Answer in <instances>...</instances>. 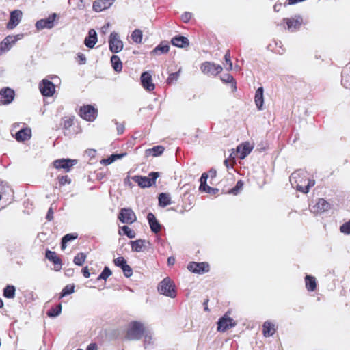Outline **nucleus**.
<instances>
[{
  "instance_id": "1",
  "label": "nucleus",
  "mask_w": 350,
  "mask_h": 350,
  "mask_svg": "<svg viewBox=\"0 0 350 350\" xmlns=\"http://www.w3.org/2000/svg\"><path fill=\"white\" fill-rule=\"evenodd\" d=\"M291 178L297 190L304 193H307L310 188L314 185V181L308 179L304 173L294 172L291 174Z\"/></svg>"
},
{
  "instance_id": "2",
  "label": "nucleus",
  "mask_w": 350,
  "mask_h": 350,
  "mask_svg": "<svg viewBox=\"0 0 350 350\" xmlns=\"http://www.w3.org/2000/svg\"><path fill=\"white\" fill-rule=\"evenodd\" d=\"M144 325L139 321H131L127 327L125 338L128 340H139L146 332Z\"/></svg>"
},
{
  "instance_id": "3",
  "label": "nucleus",
  "mask_w": 350,
  "mask_h": 350,
  "mask_svg": "<svg viewBox=\"0 0 350 350\" xmlns=\"http://www.w3.org/2000/svg\"><path fill=\"white\" fill-rule=\"evenodd\" d=\"M159 292L167 297L174 298L176 296V290L174 282L170 278H164L158 286Z\"/></svg>"
},
{
  "instance_id": "4",
  "label": "nucleus",
  "mask_w": 350,
  "mask_h": 350,
  "mask_svg": "<svg viewBox=\"0 0 350 350\" xmlns=\"http://www.w3.org/2000/svg\"><path fill=\"white\" fill-rule=\"evenodd\" d=\"M159 176V172H150L148 176H135L133 180L142 188L150 187L156 183L157 178Z\"/></svg>"
},
{
  "instance_id": "5",
  "label": "nucleus",
  "mask_w": 350,
  "mask_h": 350,
  "mask_svg": "<svg viewBox=\"0 0 350 350\" xmlns=\"http://www.w3.org/2000/svg\"><path fill=\"white\" fill-rule=\"evenodd\" d=\"M79 116L88 122H93L97 117L98 109L91 105H85L80 107Z\"/></svg>"
},
{
  "instance_id": "6",
  "label": "nucleus",
  "mask_w": 350,
  "mask_h": 350,
  "mask_svg": "<svg viewBox=\"0 0 350 350\" xmlns=\"http://www.w3.org/2000/svg\"><path fill=\"white\" fill-rule=\"evenodd\" d=\"M200 70L204 75L208 76H217L223 70V68L219 64H216L212 62H204L200 65Z\"/></svg>"
},
{
  "instance_id": "7",
  "label": "nucleus",
  "mask_w": 350,
  "mask_h": 350,
  "mask_svg": "<svg viewBox=\"0 0 350 350\" xmlns=\"http://www.w3.org/2000/svg\"><path fill=\"white\" fill-rule=\"evenodd\" d=\"M118 218L122 223L127 224H131L137 220L135 213L130 208H121Z\"/></svg>"
},
{
  "instance_id": "8",
  "label": "nucleus",
  "mask_w": 350,
  "mask_h": 350,
  "mask_svg": "<svg viewBox=\"0 0 350 350\" xmlns=\"http://www.w3.org/2000/svg\"><path fill=\"white\" fill-rule=\"evenodd\" d=\"M217 172L215 170L211 169L208 171V173H203L200 178V185L199 187V189L200 191H205L206 193H215V190H217L216 189H213L210 186L207 185L206 181L208 176H211V178H213L216 177Z\"/></svg>"
},
{
  "instance_id": "9",
  "label": "nucleus",
  "mask_w": 350,
  "mask_h": 350,
  "mask_svg": "<svg viewBox=\"0 0 350 350\" xmlns=\"http://www.w3.org/2000/svg\"><path fill=\"white\" fill-rule=\"evenodd\" d=\"M123 46V42L120 39L118 33L115 31L111 32L109 38V46L110 51L114 53H119L122 50Z\"/></svg>"
},
{
  "instance_id": "10",
  "label": "nucleus",
  "mask_w": 350,
  "mask_h": 350,
  "mask_svg": "<svg viewBox=\"0 0 350 350\" xmlns=\"http://www.w3.org/2000/svg\"><path fill=\"white\" fill-rule=\"evenodd\" d=\"M23 35L18 34L16 36H8L0 43V54L5 53L8 51L12 46L16 43V41L22 38Z\"/></svg>"
},
{
  "instance_id": "11",
  "label": "nucleus",
  "mask_w": 350,
  "mask_h": 350,
  "mask_svg": "<svg viewBox=\"0 0 350 350\" xmlns=\"http://www.w3.org/2000/svg\"><path fill=\"white\" fill-rule=\"evenodd\" d=\"M331 208V204L324 198H319L316 203L310 208V211L315 214H321L328 211Z\"/></svg>"
},
{
  "instance_id": "12",
  "label": "nucleus",
  "mask_w": 350,
  "mask_h": 350,
  "mask_svg": "<svg viewBox=\"0 0 350 350\" xmlns=\"http://www.w3.org/2000/svg\"><path fill=\"white\" fill-rule=\"evenodd\" d=\"M77 163L76 159H60L53 161V166L55 168L64 170L66 172L71 170L72 167Z\"/></svg>"
},
{
  "instance_id": "13",
  "label": "nucleus",
  "mask_w": 350,
  "mask_h": 350,
  "mask_svg": "<svg viewBox=\"0 0 350 350\" xmlns=\"http://www.w3.org/2000/svg\"><path fill=\"white\" fill-rule=\"evenodd\" d=\"M187 269L193 273L203 274L209 271L210 266L209 264L206 262H191L189 263Z\"/></svg>"
},
{
  "instance_id": "14",
  "label": "nucleus",
  "mask_w": 350,
  "mask_h": 350,
  "mask_svg": "<svg viewBox=\"0 0 350 350\" xmlns=\"http://www.w3.org/2000/svg\"><path fill=\"white\" fill-rule=\"evenodd\" d=\"M41 94L46 97L52 96L55 92V85L47 79H43L39 84Z\"/></svg>"
},
{
  "instance_id": "15",
  "label": "nucleus",
  "mask_w": 350,
  "mask_h": 350,
  "mask_svg": "<svg viewBox=\"0 0 350 350\" xmlns=\"http://www.w3.org/2000/svg\"><path fill=\"white\" fill-rule=\"evenodd\" d=\"M56 17L57 14L53 13L51 15H49V16L46 18L39 20L36 23V27L38 30L44 29H51L54 26V21Z\"/></svg>"
},
{
  "instance_id": "16",
  "label": "nucleus",
  "mask_w": 350,
  "mask_h": 350,
  "mask_svg": "<svg viewBox=\"0 0 350 350\" xmlns=\"http://www.w3.org/2000/svg\"><path fill=\"white\" fill-rule=\"evenodd\" d=\"M14 91L9 88H5L0 90V105L10 104L14 98Z\"/></svg>"
},
{
  "instance_id": "17",
  "label": "nucleus",
  "mask_w": 350,
  "mask_h": 350,
  "mask_svg": "<svg viewBox=\"0 0 350 350\" xmlns=\"http://www.w3.org/2000/svg\"><path fill=\"white\" fill-rule=\"evenodd\" d=\"M217 325V330L224 332L229 328L234 327L236 325V323L232 318L228 317L226 314H225L224 317L219 319Z\"/></svg>"
},
{
  "instance_id": "18",
  "label": "nucleus",
  "mask_w": 350,
  "mask_h": 350,
  "mask_svg": "<svg viewBox=\"0 0 350 350\" xmlns=\"http://www.w3.org/2000/svg\"><path fill=\"white\" fill-rule=\"evenodd\" d=\"M45 257L47 258L49 261L52 262L54 265V269L56 271H58L61 270L62 267V262L61 258L58 256V255L53 251H51L49 250H46Z\"/></svg>"
},
{
  "instance_id": "19",
  "label": "nucleus",
  "mask_w": 350,
  "mask_h": 350,
  "mask_svg": "<svg viewBox=\"0 0 350 350\" xmlns=\"http://www.w3.org/2000/svg\"><path fill=\"white\" fill-rule=\"evenodd\" d=\"M141 83L142 87L147 91H153L155 88V85L152 82V78L151 75L148 72H144L141 75Z\"/></svg>"
},
{
  "instance_id": "20",
  "label": "nucleus",
  "mask_w": 350,
  "mask_h": 350,
  "mask_svg": "<svg viewBox=\"0 0 350 350\" xmlns=\"http://www.w3.org/2000/svg\"><path fill=\"white\" fill-rule=\"evenodd\" d=\"M22 12L19 10H15L10 13V20L7 24L8 29H13L21 21Z\"/></svg>"
},
{
  "instance_id": "21",
  "label": "nucleus",
  "mask_w": 350,
  "mask_h": 350,
  "mask_svg": "<svg viewBox=\"0 0 350 350\" xmlns=\"http://www.w3.org/2000/svg\"><path fill=\"white\" fill-rule=\"evenodd\" d=\"M31 137V130L29 127L23 128L15 134V139L19 142L28 140Z\"/></svg>"
},
{
  "instance_id": "22",
  "label": "nucleus",
  "mask_w": 350,
  "mask_h": 350,
  "mask_svg": "<svg viewBox=\"0 0 350 350\" xmlns=\"http://www.w3.org/2000/svg\"><path fill=\"white\" fill-rule=\"evenodd\" d=\"M115 0H97L93 3V9L96 12H101L109 8Z\"/></svg>"
},
{
  "instance_id": "23",
  "label": "nucleus",
  "mask_w": 350,
  "mask_h": 350,
  "mask_svg": "<svg viewBox=\"0 0 350 350\" xmlns=\"http://www.w3.org/2000/svg\"><path fill=\"white\" fill-rule=\"evenodd\" d=\"M275 325L271 321H265L262 325V334L265 337L272 336L276 332Z\"/></svg>"
},
{
  "instance_id": "24",
  "label": "nucleus",
  "mask_w": 350,
  "mask_h": 350,
  "mask_svg": "<svg viewBox=\"0 0 350 350\" xmlns=\"http://www.w3.org/2000/svg\"><path fill=\"white\" fill-rule=\"evenodd\" d=\"M147 219L148 221L150 229L153 232L158 233L161 231V226L153 213H149L147 215Z\"/></svg>"
},
{
  "instance_id": "25",
  "label": "nucleus",
  "mask_w": 350,
  "mask_h": 350,
  "mask_svg": "<svg viewBox=\"0 0 350 350\" xmlns=\"http://www.w3.org/2000/svg\"><path fill=\"white\" fill-rule=\"evenodd\" d=\"M97 42L96 33L94 29H90L88 36L85 38L84 43L85 46L90 49H92Z\"/></svg>"
},
{
  "instance_id": "26",
  "label": "nucleus",
  "mask_w": 350,
  "mask_h": 350,
  "mask_svg": "<svg viewBox=\"0 0 350 350\" xmlns=\"http://www.w3.org/2000/svg\"><path fill=\"white\" fill-rule=\"evenodd\" d=\"M252 148L249 143L241 144L237 148V151L240 154L239 158L243 159L252 151Z\"/></svg>"
},
{
  "instance_id": "27",
  "label": "nucleus",
  "mask_w": 350,
  "mask_h": 350,
  "mask_svg": "<svg viewBox=\"0 0 350 350\" xmlns=\"http://www.w3.org/2000/svg\"><path fill=\"white\" fill-rule=\"evenodd\" d=\"M170 46L168 44L161 42L157 46H156L152 51L151 54L153 55L165 54L169 52Z\"/></svg>"
},
{
  "instance_id": "28",
  "label": "nucleus",
  "mask_w": 350,
  "mask_h": 350,
  "mask_svg": "<svg viewBox=\"0 0 350 350\" xmlns=\"http://www.w3.org/2000/svg\"><path fill=\"white\" fill-rule=\"evenodd\" d=\"M75 116H64L62 119L61 126L62 129L64 130V134H66V131L70 129L71 126H73L75 122Z\"/></svg>"
},
{
  "instance_id": "29",
  "label": "nucleus",
  "mask_w": 350,
  "mask_h": 350,
  "mask_svg": "<svg viewBox=\"0 0 350 350\" xmlns=\"http://www.w3.org/2000/svg\"><path fill=\"white\" fill-rule=\"evenodd\" d=\"M263 92L264 90L262 88H258L255 93L254 101L257 108L259 110L262 109V107L264 103Z\"/></svg>"
},
{
  "instance_id": "30",
  "label": "nucleus",
  "mask_w": 350,
  "mask_h": 350,
  "mask_svg": "<svg viewBox=\"0 0 350 350\" xmlns=\"http://www.w3.org/2000/svg\"><path fill=\"white\" fill-rule=\"evenodd\" d=\"M221 80L223 83H230L232 92H235L237 90V82L232 75L229 73L224 74L221 76Z\"/></svg>"
},
{
  "instance_id": "31",
  "label": "nucleus",
  "mask_w": 350,
  "mask_h": 350,
  "mask_svg": "<svg viewBox=\"0 0 350 350\" xmlns=\"http://www.w3.org/2000/svg\"><path fill=\"white\" fill-rule=\"evenodd\" d=\"M171 42L174 46L182 48L188 46L189 44V40L186 37L181 36L173 38Z\"/></svg>"
},
{
  "instance_id": "32",
  "label": "nucleus",
  "mask_w": 350,
  "mask_h": 350,
  "mask_svg": "<svg viewBox=\"0 0 350 350\" xmlns=\"http://www.w3.org/2000/svg\"><path fill=\"white\" fill-rule=\"evenodd\" d=\"M306 288L308 291H314L317 288L316 278L312 275L305 277Z\"/></svg>"
},
{
  "instance_id": "33",
  "label": "nucleus",
  "mask_w": 350,
  "mask_h": 350,
  "mask_svg": "<svg viewBox=\"0 0 350 350\" xmlns=\"http://www.w3.org/2000/svg\"><path fill=\"white\" fill-rule=\"evenodd\" d=\"M165 148L163 146L158 145L155 146L152 148L148 149L146 150V156H152V157H158L163 154L164 152Z\"/></svg>"
},
{
  "instance_id": "34",
  "label": "nucleus",
  "mask_w": 350,
  "mask_h": 350,
  "mask_svg": "<svg viewBox=\"0 0 350 350\" xmlns=\"http://www.w3.org/2000/svg\"><path fill=\"white\" fill-rule=\"evenodd\" d=\"M145 243L146 241L141 239L130 241L132 250L137 252H142L143 250V249L145 247Z\"/></svg>"
},
{
  "instance_id": "35",
  "label": "nucleus",
  "mask_w": 350,
  "mask_h": 350,
  "mask_svg": "<svg viewBox=\"0 0 350 350\" xmlns=\"http://www.w3.org/2000/svg\"><path fill=\"white\" fill-rule=\"evenodd\" d=\"M158 200L159 206L161 207H165L172 203L170 194L166 193H160L159 195Z\"/></svg>"
},
{
  "instance_id": "36",
  "label": "nucleus",
  "mask_w": 350,
  "mask_h": 350,
  "mask_svg": "<svg viewBox=\"0 0 350 350\" xmlns=\"http://www.w3.org/2000/svg\"><path fill=\"white\" fill-rule=\"evenodd\" d=\"M111 62L115 71L120 72L122 69V63L120 57L116 55H113L111 57Z\"/></svg>"
},
{
  "instance_id": "37",
  "label": "nucleus",
  "mask_w": 350,
  "mask_h": 350,
  "mask_svg": "<svg viewBox=\"0 0 350 350\" xmlns=\"http://www.w3.org/2000/svg\"><path fill=\"white\" fill-rule=\"evenodd\" d=\"M78 237L77 233H70L64 235L62 239L61 249L64 250L66 247V244L69 241H73Z\"/></svg>"
},
{
  "instance_id": "38",
  "label": "nucleus",
  "mask_w": 350,
  "mask_h": 350,
  "mask_svg": "<svg viewBox=\"0 0 350 350\" xmlns=\"http://www.w3.org/2000/svg\"><path fill=\"white\" fill-rule=\"evenodd\" d=\"M284 21L286 23L287 27L290 30H295L299 27L301 23L299 20L295 18H284Z\"/></svg>"
},
{
  "instance_id": "39",
  "label": "nucleus",
  "mask_w": 350,
  "mask_h": 350,
  "mask_svg": "<svg viewBox=\"0 0 350 350\" xmlns=\"http://www.w3.org/2000/svg\"><path fill=\"white\" fill-rule=\"evenodd\" d=\"M16 288L13 285H7L3 289V296L5 298L13 299L15 297Z\"/></svg>"
},
{
  "instance_id": "40",
  "label": "nucleus",
  "mask_w": 350,
  "mask_h": 350,
  "mask_svg": "<svg viewBox=\"0 0 350 350\" xmlns=\"http://www.w3.org/2000/svg\"><path fill=\"white\" fill-rule=\"evenodd\" d=\"M85 259H86V255L83 252H80V253H78L74 257L73 262L77 265L82 266L83 265V263L85 262Z\"/></svg>"
},
{
  "instance_id": "41",
  "label": "nucleus",
  "mask_w": 350,
  "mask_h": 350,
  "mask_svg": "<svg viewBox=\"0 0 350 350\" xmlns=\"http://www.w3.org/2000/svg\"><path fill=\"white\" fill-rule=\"evenodd\" d=\"M142 31L140 29H135L131 34V38L134 42L139 44L142 41Z\"/></svg>"
},
{
  "instance_id": "42",
  "label": "nucleus",
  "mask_w": 350,
  "mask_h": 350,
  "mask_svg": "<svg viewBox=\"0 0 350 350\" xmlns=\"http://www.w3.org/2000/svg\"><path fill=\"white\" fill-rule=\"evenodd\" d=\"M62 311V304H59L55 307L51 308L47 312V315L51 317H55L58 316Z\"/></svg>"
},
{
  "instance_id": "43",
  "label": "nucleus",
  "mask_w": 350,
  "mask_h": 350,
  "mask_svg": "<svg viewBox=\"0 0 350 350\" xmlns=\"http://www.w3.org/2000/svg\"><path fill=\"white\" fill-rule=\"evenodd\" d=\"M224 60L226 64L228 66L226 67V69L228 71L232 70V62L231 61L230 51V50H227L226 54L224 55Z\"/></svg>"
},
{
  "instance_id": "44",
  "label": "nucleus",
  "mask_w": 350,
  "mask_h": 350,
  "mask_svg": "<svg viewBox=\"0 0 350 350\" xmlns=\"http://www.w3.org/2000/svg\"><path fill=\"white\" fill-rule=\"evenodd\" d=\"M74 292V286L73 285H66L62 291L59 296V299L70 295Z\"/></svg>"
},
{
  "instance_id": "45",
  "label": "nucleus",
  "mask_w": 350,
  "mask_h": 350,
  "mask_svg": "<svg viewBox=\"0 0 350 350\" xmlns=\"http://www.w3.org/2000/svg\"><path fill=\"white\" fill-rule=\"evenodd\" d=\"M123 156V154H112L109 158L103 159L101 161V163L107 165L113 163L116 159H120Z\"/></svg>"
},
{
  "instance_id": "46",
  "label": "nucleus",
  "mask_w": 350,
  "mask_h": 350,
  "mask_svg": "<svg viewBox=\"0 0 350 350\" xmlns=\"http://www.w3.org/2000/svg\"><path fill=\"white\" fill-rule=\"evenodd\" d=\"M121 229L124 234L126 235L129 238H134L136 235L135 232L127 226H123Z\"/></svg>"
},
{
  "instance_id": "47",
  "label": "nucleus",
  "mask_w": 350,
  "mask_h": 350,
  "mask_svg": "<svg viewBox=\"0 0 350 350\" xmlns=\"http://www.w3.org/2000/svg\"><path fill=\"white\" fill-rule=\"evenodd\" d=\"M243 183L242 180H239L236 185L232 188L231 189L228 193H230V194H233V195H237L240 190H241L243 189Z\"/></svg>"
},
{
  "instance_id": "48",
  "label": "nucleus",
  "mask_w": 350,
  "mask_h": 350,
  "mask_svg": "<svg viewBox=\"0 0 350 350\" xmlns=\"http://www.w3.org/2000/svg\"><path fill=\"white\" fill-rule=\"evenodd\" d=\"M111 271L107 267H105L102 273L98 277V280H106L111 275Z\"/></svg>"
},
{
  "instance_id": "49",
  "label": "nucleus",
  "mask_w": 350,
  "mask_h": 350,
  "mask_svg": "<svg viewBox=\"0 0 350 350\" xmlns=\"http://www.w3.org/2000/svg\"><path fill=\"white\" fill-rule=\"evenodd\" d=\"M57 179L60 186L65 185L66 184H70L71 183V179L68 175L59 176Z\"/></svg>"
},
{
  "instance_id": "50",
  "label": "nucleus",
  "mask_w": 350,
  "mask_h": 350,
  "mask_svg": "<svg viewBox=\"0 0 350 350\" xmlns=\"http://www.w3.org/2000/svg\"><path fill=\"white\" fill-rule=\"evenodd\" d=\"M113 263L116 266L122 269L126 264V260L124 257L119 256L113 260Z\"/></svg>"
},
{
  "instance_id": "51",
  "label": "nucleus",
  "mask_w": 350,
  "mask_h": 350,
  "mask_svg": "<svg viewBox=\"0 0 350 350\" xmlns=\"http://www.w3.org/2000/svg\"><path fill=\"white\" fill-rule=\"evenodd\" d=\"M179 73H180V70L178 72L170 74V75L168 76V77L167 79V83L172 84L174 81H177V79L179 77Z\"/></svg>"
},
{
  "instance_id": "52",
  "label": "nucleus",
  "mask_w": 350,
  "mask_h": 350,
  "mask_svg": "<svg viewBox=\"0 0 350 350\" xmlns=\"http://www.w3.org/2000/svg\"><path fill=\"white\" fill-rule=\"evenodd\" d=\"M143 337L144 338V342L145 347H147L148 345L152 344V342H153L152 336L149 333H147L146 331L144 335L143 336Z\"/></svg>"
},
{
  "instance_id": "53",
  "label": "nucleus",
  "mask_w": 350,
  "mask_h": 350,
  "mask_svg": "<svg viewBox=\"0 0 350 350\" xmlns=\"http://www.w3.org/2000/svg\"><path fill=\"white\" fill-rule=\"evenodd\" d=\"M122 270L126 278H129L133 275V269L127 263L122 268Z\"/></svg>"
},
{
  "instance_id": "54",
  "label": "nucleus",
  "mask_w": 350,
  "mask_h": 350,
  "mask_svg": "<svg viewBox=\"0 0 350 350\" xmlns=\"http://www.w3.org/2000/svg\"><path fill=\"white\" fill-rule=\"evenodd\" d=\"M340 231L342 233L349 234H350V221L346 222L340 226Z\"/></svg>"
},
{
  "instance_id": "55",
  "label": "nucleus",
  "mask_w": 350,
  "mask_h": 350,
  "mask_svg": "<svg viewBox=\"0 0 350 350\" xmlns=\"http://www.w3.org/2000/svg\"><path fill=\"white\" fill-rule=\"evenodd\" d=\"M235 161L234 157H232V159H227L224 160V164L227 168H228L229 167H232Z\"/></svg>"
},
{
  "instance_id": "56",
  "label": "nucleus",
  "mask_w": 350,
  "mask_h": 350,
  "mask_svg": "<svg viewBox=\"0 0 350 350\" xmlns=\"http://www.w3.org/2000/svg\"><path fill=\"white\" fill-rule=\"evenodd\" d=\"M77 62H78L80 64H85V61H86V58H85V55H84L83 53H78V54H77Z\"/></svg>"
},
{
  "instance_id": "57",
  "label": "nucleus",
  "mask_w": 350,
  "mask_h": 350,
  "mask_svg": "<svg viewBox=\"0 0 350 350\" xmlns=\"http://www.w3.org/2000/svg\"><path fill=\"white\" fill-rule=\"evenodd\" d=\"M181 18L183 22L187 23L191 18V14L189 12H185L182 15Z\"/></svg>"
},
{
  "instance_id": "58",
  "label": "nucleus",
  "mask_w": 350,
  "mask_h": 350,
  "mask_svg": "<svg viewBox=\"0 0 350 350\" xmlns=\"http://www.w3.org/2000/svg\"><path fill=\"white\" fill-rule=\"evenodd\" d=\"M46 219L48 221H51L53 219V211L51 207L48 210Z\"/></svg>"
},
{
  "instance_id": "59",
  "label": "nucleus",
  "mask_w": 350,
  "mask_h": 350,
  "mask_svg": "<svg viewBox=\"0 0 350 350\" xmlns=\"http://www.w3.org/2000/svg\"><path fill=\"white\" fill-rule=\"evenodd\" d=\"M82 273H83V275L85 278H90V271H89V269L88 267H85L83 269H82Z\"/></svg>"
},
{
  "instance_id": "60",
  "label": "nucleus",
  "mask_w": 350,
  "mask_h": 350,
  "mask_svg": "<svg viewBox=\"0 0 350 350\" xmlns=\"http://www.w3.org/2000/svg\"><path fill=\"white\" fill-rule=\"evenodd\" d=\"M86 350H98V345L95 342L90 343L88 347Z\"/></svg>"
},
{
  "instance_id": "61",
  "label": "nucleus",
  "mask_w": 350,
  "mask_h": 350,
  "mask_svg": "<svg viewBox=\"0 0 350 350\" xmlns=\"http://www.w3.org/2000/svg\"><path fill=\"white\" fill-rule=\"evenodd\" d=\"M175 261L176 260L174 257L170 256L167 258V264L169 265H173L175 263Z\"/></svg>"
},
{
  "instance_id": "62",
  "label": "nucleus",
  "mask_w": 350,
  "mask_h": 350,
  "mask_svg": "<svg viewBox=\"0 0 350 350\" xmlns=\"http://www.w3.org/2000/svg\"><path fill=\"white\" fill-rule=\"evenodd\" d=\"M208 299H206L204 300V301L203 303V305L204 306V310H206V311H209V309L208 308Z\"/></svg>"
},
{
  "instance_id": "63",
  "label": "nucleus",
  "mask_w": 350,
  "mask_h": 350,
  "mask_svg": "<svg viewBox=\"0 0 350 350\" xmlns=\"http://www.w3.org/2000/svg\"><path fill=\"white\" fill-rule=\"evenodd\" d=\"M3 300L0 298V308H2L3 307Z\"/></svg>"
},
{
  "instance_id": "64",
  "label": "nucleus",
  "mask_w": 350,
  "mask_h": 350,
  "mask_svg": "<svg viewBox=\"0 0 350 350\" xmlns=\"http://www.w3.org/2000/svg\"><path fill=\"white\" fill-rule=\"evenodd\" d=\"M298 183L299 184H304V179H301V178L299 179Z\"/></svg>"
}]
</instances>
